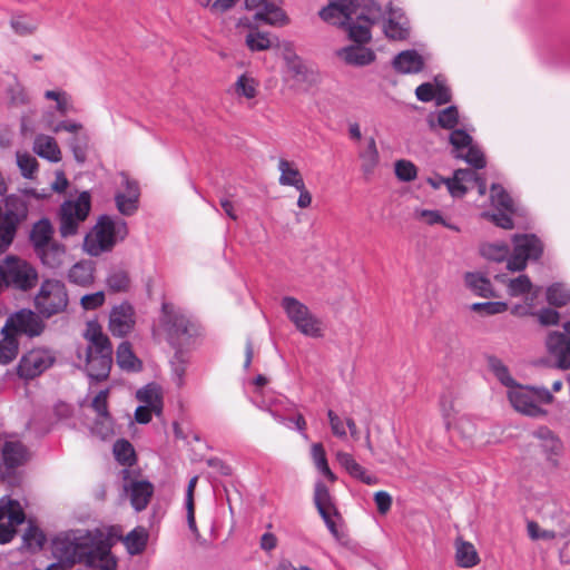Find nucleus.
Masks as SVG:
<instances>
[{"instance_id": "338daca9", "label": "nucleus", "mask_w": 570, "mask_h": 570, "mask_svg": "<svg viewBox=\"0 0 570 570\" xmlns=\"http://www.w3.org/2000/svg\"><path fill=\"white\" fill-rule=\"evenodd\" d=\"M106 296L102 291L86 294L80 299V305L86 311H94L98 307L102 306L105 303Z\"/></svg>"}, {"instance_id": "8fccbe9b", "label": "nucleus", "mask_w": 570, "mask_h": 570, "mask_svg": "<svg viewBox=\"0 0 570 570\" xmlns=\"http://www.w3.org/2000/svg\"><path fill=\"white\" fill-rule=\"evenodd\" d=\"M314 503L320 514L335 511L333 499L324 482L317 481L314 488Z\"/></svg>"}, {"instance_id": "49530a36", "label": "nucleus", "mask_w": 570, "mask_h": 570, "mask_svg": "<svg viewBox=\"0 0 570 570\" xmlns=\"http://www.w3.org/2000/svg\"><path fill=\"white\" fill-rule=\"evenodd\" d=\"M480 253L487 259L503 262L509 259L510 247L504 242L485 243L480 246Z\"/></svg>"}, {"instance_id": "f257e3e1", "label": "nucleus", "mask_w": 570, "mask_h": 570, "mask_svg": "<svg viewBox=\"0 0 570 570\" xmlns=\"http://www.w3.org/2000/svg\"><path fill=\"white\" fill-rule=\"evenodd\" d=\"M112 538L101 529L75 530L52 540V553L66 566L83 564L99 570H116L111 556Z\"/></svg>"}, {"instance_id": "e2e57ef3", "label": "nucleus", "mask_w": 570, "mask_h": 570, "mask_svg": "<svg viewBox=\"0 0 570 570\" xmlns=\"http://www.w3.org/2000/svg\"><path fill=\"white\" fill-rule=\"evenodd\" d=\"M37 27L38 23L28 17L17 16L11 20V28L21 36L32 33Z\"/></svg>"}, {"instance_id": "69168bd1", "label": "nucleus", "mask_w": 570, "mask_h": 570, "mask_svg": "<svg viewBox=\"0 0 570 570\" xmlns=\"http://www.w3.org/2000/svg\"><path fill=\"white\" fill-rule=\"evenodd\" d=\"M108 395L109 390H101L92 400L91 407L96 412L97 416H110L108 412Z\"/></svg>"}, {"instance_id": "aec40b11", "label": "nucleus", "mask_w": 570, "mask_h": 570, "mask_svg": "<svg viewBox=\"0 0 570 570\" xmlns=\"http://www.w3.org/2000/svg\"><path fill=\"white\" fill-rule=\"evenodd\" d=\"M382 11L383 16L377 20V22L384 18L385 13H387V19L383 27L385 36L393 40L406 39L410 35V26L407 19L403 16L401 10L389 6L386 11L383 9ZM374 23H376V21Z\"/></svg>"}, {"instance_id": "6e6d98bb", "label": "nucleus", "mask_w": 570, "mask_h": 570, "mask_svg": "<svg viewBox=\"0 0 570 570\" xmlns=\"http://www.w3.org/2000/svg\"><path fill=\"white\" fill-rule=\"evenodd\" d=\"M547 301L554 306H564L570 302V289L562 283L552 284L547 288Z\"/></svg>"}, {"instance_id": "5701e85b", "label": "nucleus", "mask_w": 570, "mask_h": 570, "mask_svg": "<svg viewBox=\"0 0 570 570\" xmlns=\"http://www.w3.org/2000/svg\"><path fill=\"white\" fill-rule=\"evenodd\" d=\"M283 0H266L258 12H255L253 20L272 27H284L289 23V18L282 9Z\"/></svg>"}, {"instance_id": "4be33fe9", "label": "nucleus", "mask_w": 570, "mask_h": 570, "mask_svg": "<svg viewBox=\"0 0 570 570\" xmlns=\"http://www.w3.org/2000/svg\"><path fill=\"white\" fill-rule=\"evenodd\" d=\"M135 511L140 512L147 508L154 494V485L147 480H132L124 485Z\"/></svg>"}, {"instance_id": "a18cd8bd", "label": "nucleus", "mask_w": 570, "mask_h": 570, "mask_svg": "<svg viewBox=\"0 0 570 570\" xmlns=\"http://www.w3.org/2000/svg\"><path fill=\"white\" fill-rule=\"evenodd\" d=\"M488 366L501 384L507 386L509 390H512L518 385L515 380L511 376L508 366L497 356L488 357Z\"/></svg>"}, {"instance_id": "4468645a", "label": "nucleus", "mask_w": 570, "mask_h": 570, "mask_svg": "<svg viewBox=\"0 0 570 570\" xmlns=\"http://www.w3.org/2000/svg\"><path fill=\"white\" fill-rule=\"evenodd\" d=\"M31 197L40 199L45 195L37 193L35 189H24L19 195H8L4 199L6 212L1 224L9 228L12 227V230L17 232L19 224L28 217L29 198Z\"/></svg>"}, {"instance_id": "e433bc0d", "label": "nucleus", "mask_w": 570, "mask_h": 570, "mask_svg": "<svg viewBox=\"0 0 570 570\" xmlns=\"http://www.w3.org/2000/svg\"><path fill=\"white\" fill-rule=\"evenodd\" d=\"M2 338L0 340V364L7 365L11 363L19 353V341L14 333L10 331H0Z\"/></svg>"}, {"instance_id": "393cba45", "label": "nucleus", "mask_w": 570, "mask_h": 570, "mask_svg": "<svg viewBox=\"0 0 570 570\" xmlns=\"http://www.w3.org/2000/svg\"><path fill=\"white\" fill-rule=\"evenodd\" d=\"M336 460L352 478H355L367 485H374L379 483L377 476L368 473L360 463L355 461L352 454L340 451L336 453Z\"/></svg>"}, {"instance_id": "ea45409f", "label": "nucleus", "mask_w": 570, "mask_h": 570, "mask_svg": "<svg viewBox=\"0 0 570 570\" xmlns=\"http://www.w3.org/2000/svg\"><path fill=\"white\" fill-rule=\"evenodd\" d=\"M429 124L431 128H435L439 126L443 129L455 130V127L459 124V111L456 107L450 106L438 112L436 117L430 116Z\"/></svg>"}, {"instance_id": "13d9d810", "label": "nucleus", "mask_w": 570, "mask_h": 570, "mask_svg": "<svg viewBox=\"0 0 570 570\" xmlns=\"http://www.w3.org/2000/svg\"><path fill=\"white\" fill-rule=\"evenodd\" d=\"M23 544L29 549V550H32V551H38V550H41L45 542H46V537L43 534V532L30 524L26 532L23 533Z\"/></svg>"}, {"instance_id": "473e14b6", "label": "nucleus", "mask_w": 570, "mask_h": 570, "mask_svg": "<svg viewBox=\"0 0 570 570\" xmlns=\"http://www.w3.org/2000/svg\"><path fill=\"white\" fill-rule=\"evenodd\" d=\"M466 286L478 296L490 298L498 297L492 284L482 273H466L464 275Z\"/></svg>"}, {"instance_id": "6e6552de", "label": "nucleus", "mask_w": 570, "mask_h": 570, "mask_svg": "<svg viewBox=\"0 0 570 570\" xmlns=\"http://www.w3.org/2000/svg\"><path fill=\"white\" fill-rule=\"evenodd\" d=\"M508 397L518 412L533 417L546 415L547 412L540 405L550 404L553 401V395L546 387L519 384L508 391Z\"/></svg>"}, {"instance_id": "052dcab7", "label": "nucleus", "mask_w": 570, "mask_h": 570, "mask_svg": "<svg viewBox=\"0 0 570 570\" xmlns=\"http://www.w3.org/2000/svg\"><path fill=\"white\" fill-rule=\"evenodd\" d=\"M471 311L480 313L481 315H497L502 314L508 311L509 306L505 302H483V303H473L470 306Z\"/></svg>"}, {"instance_id": "603ef678", "label": "nucleus", "mask_w": 570, "mask_h": 570, "mask_svg": "<svg viewBox=\"0 0 570 570\" xmlns=\"http://www.w3.org/2000/svg\"><path fill=\"white\" fill-rule=\"evenodd\" d=\"M148 534L142 528L131 530L125 538L124 542L130 554L142 552L147 544Z\"/></svg>"}, {"instance_id": "0e129e2a", "label": "nucleus", "mask_w": 570, "mask_h": 570, "mask_svg": "<svg viewBox=\"0 0 570 570\" xmlns=\"http://www.w3.org/2000/svg\"><path fill=\"white\" fill-rule=\"evenodd\" d=\"M91 432L100 439L110 436L114 432L111 416H97L95 424L91 426Z\"/></svg>"}, {"instance_id": "3c124183", "label": "nucleus", "mask_w": 570, "mask_h": 570, "mask_svg": "<svg viewBox=\"0 0 570 570\" xmlns=\"http://www.w3.org/2000/svg\"><path fill=\"white\" fill-rule=\"evenodd\" d=\"M245 45L250 51H265L273 45L268 32L259 31L258 28L252 30L245 37Z\"/></svg>"}, {"instance_id": "774afa93", "label": "nucleus", "mask_w": 570, "mask_h": 570, "mask_svg": "<svg viewBox=\"0 0 570 570\" xmlns=\"http://www.w3.org/2000/svg\"><path fill=\"white\" fill-rule=\"evenodd\" d=\"M327 417L332 433L338 439H345L347 435L345 421H343L333 410L327 411Z\"/></svg>"}, {"instance_id": "6ab92c4d", "label": "nucleus", "mask_w": 570, "mask_h": 570, "mask_svg": "<svg viewBox=\"0 0 570 570\" xmlns=\"http://www.w3.org/2000/svg\"><path fill=\"white\" fill-rule=\"evenodd\" d=\"M124 191L115 195L117 209L124 216L134 215L139 206V187L134 180H130L125 174L121 175Z\"/></svg>"}, {"instance_id": "f03ea898", "label": "nucleus", "mask_w": 570, "mask_h": 570, "mask_svg": "<svg viewBox=\"0 0 570 570\" xmlns=\"http://www.w3.org/2000/svg\"><path fill=\"white\" fill-rule=\"evenodd\" d=\"M383 16L382 7L373 0H362L355 6L354 0H328L327 7L320 11V17L332 24L344 27L352 41L364 42L371 36V26Z\"/></svg>"}, {"instance_id": "cd10ccee", "label": "nucleus", "mask_w": 570, "mask_h": 570, "mask_svg": "<svg viewBox=\"0 0 570 570\" xmlns=\"http://www.w3.org/2000/svg\"><path fill=\"white\" fill-rule=\"evenodd\" d=\"M2 458L8 469H14L28 461L29 452L21 442L7 441L2 448Z\"/></svg>"}, {"instance_id": "9b49d317", "label": "nucleus", "mask_w": 570, "mask_h": 570, "mask_svg": "<svg viewBox=\"0 0 570 570\" xmlns=\"http://www.w3.org/2000/svg\"><path fill=\"white\" fill-rule=\"evenodd\" d=\"M512 243L513 252L507 263L511 272L523 271L529 259H538L543 252L541 240L532 234H517L512 237Z\"/></svg>"}, {"instance_id": "7c9ffc66", "label": "nucleus", "mask_w": 570, "mask_h": 570, "mask_svg": "<svg viewBox=\"0 0 570 570\" xmlns=\"http://www.w3.org/2000/svg\"><path fill=\"white\" fill-rule=\"evenodd\" d=\"M33 151L41 158L51 163L61 160V151L55 138L47 135H38L33 141Z\"/></svg>"}, {"instance_id": "4d7b16f0", "label": "nucleus", "mask_w": 570, "mask_h": 570, "mask_svg": "<svg viewBox=\"0 0 570 570\" xmlns=\"http://www.w3.org/2000/svg\"><path fill=\"white\" fill-rule=\"evenodd\" d=\"M114 454L116 460L124 465H132L136 461L134 446L124 439L115 442Z\"/></svg>"}, {"instance_id": "c85d7f7f", "label": "nucleus", "mask_w": 570, "mask_h": 570, "mask_svg": "<svg viewBox=\"0 0 570 570\" xmlns=\"http://www.w3.org/2000/svg\"><path fill=\"white\" fill-rule=\"evenodd\" d=\"M393 67L401 73H417L423 69L424 61L415 50H405L393 59Z\"/></svg>"}, {"instance_id": "4c0bfd02", "label": "nucleus", "mask_w": 570, "mask_h": 570, "mask_svg": "<svg viewBox=\"0 0 570 570\" xmlns=\"http://www.w3.org/2000/svg\"><path fill=\"white\" fill-rule=\"evenodd\" d=\"M136 397L138 401L144 403V405L151 406L153 411L156 414H159L163 409V395L161 389L155 384L150 383L138 390L136 393Z\"/></svg>"}, {"instance_id": "20e7f679", "label": "nucleus", "mask_w": 570, "mask_h": 570, "mask_svg": "<svg viewBox=\"0 0 570 570\" xmlns=\"http://www.w3.org/2000/svg\"><path fill=\"white\" fill-rule=\"evenodd\" d=\"M159 325L174 348L189 346L203 334L202 326L197 321L180 307L168 302H164L161 305Z\"/></svg>"}, {"instance_id": "864d4df0", "label": "nucleus", "mask_w": 570, "mask_h": 570, "mask_svg": "<svg viewBox=\"0 0 570 570\" xmlns=\"http://www.w3.org/2000/svg\"><path fill=\"white\" fill-rule=\"evenodd\" d=\"M284 59L287 65L288 71L298 80L306 79L307 67L302 59L292 50L289 45H286Z\"/></svg>"}, {"instance_id": "79ce46f5", "label": "nucleus", "mask_w": 570, "mask_h": 570, "mask_svg": "<svg viewBox=\"0 0 570 570\" xmlns=\"http://www.w3.org/2000/svg\"><path fill=\"white\" fill-rule=\"evenodd\" d=\"M116 360L119 367L126 371H139L140 361L136 357L129 342H122L117 347Z\"/></svg>"}, {"instance_id": "a19ab883", "label": "nucleus", "mask_w": 570, "mask_h": 570, "mask_svg": "<svg viewBox=\"0 0 570 570\" xmlns=\"http://www.w3.org/2000/svg\"><path fill=\"white\" fill-rule=\"evenodd\" d=\"M361 168L365 175H372L379 165L380 156L373 137L367 139L366 147L360 151Z\"/></svg>"}, {"instance_id": "2eb2a0df", "label": "nucleus", "mask_w": 570, "mask_h": 570, "mask_svg": "<svg viewBox=\"0 0 570 570\" xmlns=\"http://www.w3.org/2000/svg\"><path fill=\"white\" fill-rule=\"evenodd\" d=\"M452 154L455 158L462 159L476 169L487 165L484 154L473 144L472 137L462 129H455L450 134Z\"/></svg>"}, {"instance_id": "72a5a7b5", "label": "nucleus", "mask_w": 570, "mask_h": 570, "mask_svg": "<svg viewBox=\"0 0 570 570\" xmlns=\"http://www.w3.org/2000/svg\"><path fill=\"white\" fill-rule=\"evenodd\" d=\"M53 235V228L49 219L42 218L35 223L30 233V240L35 247V250L43 248L50 245V240Z\"/></svg>"}, {"instance_id": "f704fd0d", "label": "nucleus", "mask_w": 570, "mask_h": 570, "mask_svg": "<svg viewBox=\"0 0 570 570\" xmlns=\"http://www.w3.org/2000/svg\"><path fill=\"white\" fill-rule=\"evenodd\" d=\"M474 177V171L470 169H458L451 178H448L446 188L451 196L462 197L466 194L469 186Z\"/></svg>"}, {"instance_id": "0eeeda50", "label": "nucleus", "mask_w": 570, "mask_h": 570, "mask_svg": "<svg viewBox=\"0 0 570 570\" xmlns=\"http://www.w3.org/2000/svg\"><path fill=\"white\" fill-rule=\"evenodd\" d=\"M38 271L27 261L9 255L0 264V293L4 288L29 292L38 282Z\"/></svg>"}, {"instance_id": "c03bdc74", "label": "nucleus", "mask_w": 570, "mask_h": 570, "mask_svg": "<svg viewBox=\"0 0 570 570\" xmlns=\"http://www.w3.org/2000/svg\"><path fill=\"white\" fill-rule=\"evenodd\" d=\"M498 281L507 285L508 294L511 297H519L529 293L532 288V283L527 275H519L514 278H507L504 276H495Z\"/></svg>"}, {"instance_id": "bf43d9fd", "label": "nucleus", "mask_w": 570, "mask_h": 570, "mask_svg": "<svg viewBox=\"0 0 570 570\" xmlns=\"http://www.w3.org/2000/svg\"><path fill=\"white\" fill-rule=\"evenodd\" d=\"M17 165L24 178L31 179L33 175L38 170V161L37 159L28 153L18 151L17 155Z\"/></svg>"}, {"instance_id": "09e8293b", "label": "nucleus", "mask_w": 570, "mask_h": 570, "mask_svg": "<svg viewBox=\"0 0 570 570\" xmlns=\"http://www.w3.org/2000/svg\"><path fill=\"white\" fill-rule=\"evenodd\" d=\"M234 92L238 98L254 99L257 95L258 82L249 75H240L234 83Z\"/></svg>"}, {"instance_id": "9d476101", "label": "nucleus", "mask_w": 570, "mask_h": 570, "mask_svg": "<svg viewBox=\"0 0 570 570\" xmlns=\"http://www.w3.org/2000/svg\"><path fill=\"white\" fill-rule=\"evenodd\" d=\"M91 208L89 191H82L71 200H65L59 212V232L62 237H70L78 233L79 225L86 220Z\"/></svg>"}, {"instance_id": "37998d69", "label": "nucleus", "mask_w": 570, "mask_h": 570, "mask_svg": "<svg viewBox=\"0 0 570 570\" xmlns=\"http://www.w3.org/2000/svg\"><path fill=\"white\" fill-rule=\"evenodd\" d=\"M181 348H176V353L170 360L171 379L178 387L185 384L186 368L189 363L188 355Z\"/></svg>"}, {"instance_id": "b1692460", "label": "nucleus", "mask_w": 570, "mask_h": 570, "mask_svg": "<svg viewBox=\"0 0 570 570\" xmlns=\"http://www.w3.org/2000/svg\"><path fill=\"white\" fill-rule=\"evenodd\" d=\"M371 40V38L367 41L364 42H356V45L344 47L340 50H337V56L343 59L347 65L353 66H366L374 61L375 53L372 49L364 47V43H367Z\"/></svg>"}, {"instance_id": "2f4dec72", "label": "nucleus", "mask_w": 570, "mask_h": 570, "mask_svg": "<svg viewBox=\"0 0 570 570\" xmlns=\"http://www.w3.org/2000/svg\"><path fill=\"white\" fill-rule=\"evenodd\" d=\"M277 168L279 170L278 184L281 186L299 188L305 184L302 174L293 161L279 158Z\"/></svg>"}, {"instance_id": "7ed1b4c3", "label": "nucleus", "mask_w": 570, "mask_h": 570, "mask_svg": "<svg viewBox=\"0 0 570 570\" xmlns=\"http://www.w3.org/2000/svg\"><path fill=\"white\" fill-rule=\"evenodd\" d=\"M83 337L87 342L86 372L91 380L104 381L112 365L111 342L97 322L87 323Z\"/></svg>"}, {"instance_id": "f3484780", "label": "nucleus", "mask_w": 570, "mask_h": 570, "mask_svg": "<svg viewBox=\"0 0 570 570\" xmlns=\"http://www.w3.org/2000/svg\"><path fill=\"white\" fill-rule=\"evenodd\" d=\"M26 515L16 500L0 501V544L12 541L16 534V527L24 522Z\"/></svg>"}, {"instance_id": "c756f323", "label": "nucleus", "mask_w": 570, "mask_h": 570, "mask_svg": "<svg viewBox=\"0 0 570 570\" xmlns=\"http://www.w3.org/2000/svg\"><path fill=\"white\" fill-rule=\"evenodd\" d=\"M67 277L71 284L88 287L95 281V264L90 261L78 262L71 266Z\"/></svg>"}, {"instance_id": "a211bd4d", "label": "nucleus", "mask_w": 570, "mask_h": 570, "mask_svg": "<svg viewBox=\"0 0 570 570\" xmlns=\"http://www.w3.org/2000/svg\"><path fill=\"white\" fill-rule=\"evenodd\" d=\"M135 324V308L130 303L122 302L111 308L108 327L114 336H126L134 330Z\"/></svg>"}, {"instance_id": "c9c22d12", "label": "nucleus", "mask_w": 570, "mask_h": 570, "mask_svg": "<svg viewBox=\"0 0 570 570\" xmlns=\"http://www.w3.org/2000/svg\"><path fill=\"white\" fill-rule=\"evenodd\" d=\"M105 284L109 292L112 293H126L130 288V276L129 273L121 267H112L109 269Z\"/></svg>"}, {"instance_id": "a878e982", "label": "nucleus", "mask_w": 570, "mask_h": 570, "mask_svg": "<svg viewBox=\"0 0 570 570\" xmlns=\"http://www.w3.org/2000/svg\"><path fill=\"white\" fill-rule=\"evenodd\" d=\"M259 407L267 411L277 423L292 428L287 424V417H285L282 412H292L296 409V405L285 396L278 395L264 399Z\"/></svg>"}, {"instance_id": "1a4fd4ad", "label": "nucleus", "mask_w": 570, "mask_h": 570, "mask_svg": "<svg viewBox=\"0 0 570 570\" xmlns=\"http://www.w3.org/2000/svg\"><path fill=\"white\" fill-rule=\"evenodd\" d=\"M281 306L301 334L313 338L323 337L322 321L304 303L293 296H285L282 298Z\"/></svg>"}, {"instance_id": "423d86ee", "label": "nucleus", "mask_w": 570, "mask_h": 570, "mask_svg": "<svg viewBox=\"0 0 570 570\" xmlns=\"http://www.w3.org/2000/svg\"><path fill=\"white\" fill-rule=\"evenodd\" d=\"M69 294L66 284L56 278H43L33 297L37 313L45 318L66 312Z\"/></svg>"}, {"instance_id": "f8f14e48", "label": "nucleus", "mask_w": 570, "mask_h": 570, "mask_svg": "<svg viewBox=\"0 0 570 570\" xmlns=\"http://www.w3.org/2000/svg\"><path fill=\"white\" fill-rule=\"evenodd\" d=\"M56 361L49 348L36 347L24 353L16 367L17 375L23 381H31L50 368Z\"/></svg>"}, {"instance_id": "39448f33", "label": "nucleus", "mask_w": 570, "mask_h": 570, "mask_svg": "<svg viewBox=\"0 0 570 570\" xmlns=\"http://www.w3.org/2000/svg\"><path fill=\"white\" fill-rule=\"evenodd\" d=\"M128 235L127 223L117 216L102 215L83 239V249L90 256L112 250Z\"/></svg>"}, {"instance_id": "5fc2aeb1", "label": "nucleus", "mask_w": 570, "mask_h": 570, "mask_svg": "<svg viewBox=\"0 0 570 570\" xmlns=\"http://www.w3.org/2000/svg\"><path fill=\"white\" fill-rule=\"evenodd\" d=\"M45 98L48 100H55L57 102V111L60 115H67L68 112L76 111L71 97L67 91L63 90H47Z\"/></svg>"}, {"instance_id": "de8ad7c7", "label": "nucleus", "mask_w": 570, "mask_h": 570, "mask_svg": "<svg viewBox=\"0 0 570 570\" xmlns=\"http://www.w3.org/2000/svg\"><path fill=\"white\" fill-rule=\"evenodd\" d=\"M311 455L315 468L331 482H335L336 476L331 471L326 459V453L322 443H314L311 448Z\"/></svg>"}, {"instance_id": "dca6fc26", "label": "nucleus", "mask_w": 570, "mask_h": 570, "mask_svg": "<svg viewBox=\"0 0 570 570\" xmlns=\"http://www.w3.org/2000/svg\"><path fill=\"white\" fill-rule=\"evenodd\" d=\"M45 330V324L41 316L29 308H22L11 314L4 325L3 332L10 331V333L26 334L29 337L39 336Z\"/></svg>"}, {"instance_id": "680f3d73", "label": "nucleus", "mask_w": 570, "mask_h": 570, "mask_svg": "<svg viewBox=\"0 0 570 570\" xmlns=\"http://www.w3.org/2000/svg\"><path fill=\"white\" fill-rule=\"evenodd\" d=\"M395 175L402 181H412L416 178L417 170L410 160H397L395 163Z\"/></svg>"}, {"instance_id": "bb28decb", "label": "nucleus", "mask_w": 570, "mask_h": 570, "mask_svg": "<svg viewBox=\"0 0 570 570\" xmlns=\"http://www.w3.org/2000/svg\"><path fill=\"white\" fill-rule=\"evenodd\" d=\"M42 265L51 271L60 269L67 258L66 247L58 243H51L36 252Z\"/></svg>"}, {"instance_id": "412c9836", "label": "nucleus", "mask_w": 570, "mask_h": 570, "mask_svg": "<svg viewBox=\"0 0 570 570\" xmlns=\"http://www.w3.org/2000/svg\"><path fill=\"white\" fill-rule=\"evenodd\" d=\"M546 346L559 368H570V338L563 333L552 332L546 340Z\"/></svg>"}, {"instance_id": "ddd939ff", "label": "nucleus", "mask_w": 570, "mask_h": 570, "mask_svg": "<svg viewBox=\"0 0 570 570\" xmlns=\"http://www.w3.org/2000/svg\"><path fill=\"white\" fill-rule=\"evenodd\" d=\"M490 199L491 205L498 210V213L491 214L484 212L482 216L491 219L501 228L512 229L514 227L512 215L517 213L513 199L499 184H492Z\"/></svg>"}, {"instance_id": "58836bf2", "label": "nucleus", "mask_w": 570, "mask_h": 570, "mask_svg": "<svg viewBox=\"0 0 570 570\" xmlns=\"http://www.w3.org/2000/svg\"><path fill=\"white\" fill-rule=\"evenodd\" d=\"M479 556L474 546L461 539L455 542V561L462 568H472L479 563Z\"/></svg>"}]
</instances>
